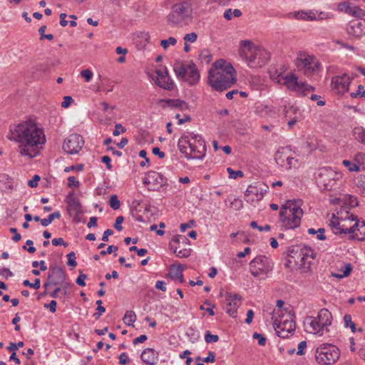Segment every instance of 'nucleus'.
Listing matches in <instances>:
<instances>
[{"label": "nucleus", "mask_w": 365, "mask_h": 365, "mask_svg": "<svg viewBox=\"0 0 365 365\" xmlns=\"http://www.w3.org/2000/svg\"><path fill=\"white\" fill-rule=\"evenodd\" d=\"M205 340L207 343L217 342L219 340L217 335L211 334L210 331H207L205 335Z\"/></svg>", "instance_id": "nucleus-52"}, {"label": "nucleus", "mask_w": 365, "mask_h": 365, "mask_svg": "<svg viewBox=\"0 0 365 365\" xmlns=\"http://www.w3.org/2000/svg\"><path fill=\"white\" fill-rule=\"evenodd\" d=\"M264 192H266V190H264L260 185H250L245 195L247 197H251L252 200H259L262 198Z\"/></svg>", "instance_id": "nucleus-29"}, {"label": "nucleus", "mask_w": 365, "mask_h": 365, "mask_svg": "<svg viewBox=\"0 0 365 365\" xmlns=\"http://www.w3.org/2000/svg\"><path fill=\"white\" fill-rule=\"evenodd\" d=\"M349 35L361 37L365 35V19H356L349 22L346 27Z\"/></svg>", "instance_id": "nucleus-23"}, {"label": "nucleus", "mask_w": 365, "mask_h": 365, "mask_svg": "<svg viewBox=\"0 0 365 365\" xmlns=\"http://www.w3.org/2000/svg\"><path fill=\"white\" fill-rule=\"evenodd\" d=\"M68 211L70 215H78L82 212L81 204L73 192H70L66 197Z\"/></svg>", "instance_id": "nucleus-25"}, {"label": "nucleus", "mask_w": 365, "mask_h": 365, "mask_svg": "<svg viewBox=\"0 0 365 365\" xmlns=\"http://www.w3.org/2000/svg\"><path fill=\"white\" fill-rule=\"evenodd\" d=\"M197 39V34L195 32H191L184 36L183 40L186 43H195Z\"/></svg>", "instance_id": "nucleus-47"}, {"label": "nucleus", "mask_w": 365, "mask_h": 365, "mask_svg": "<svg viewBox=\"0 0 365 365\" xmlns=\"http://www.w3.org/2000/svg\"><path fill=\"white\" fill-rule=\"evenodd\" d=\"M24 346L23 341H19L18 343H10L9 346L7 347V349L9 351L15 352L19 348L22 347Z\"/></svg>", "instance_id": "nucleus-56"}, {"label": "nucleus", "mask_w": 365, "mask_h": 365, "mask_svg": "<svg viewBox=\"0 0 365 365\" xmlns=\"http://www.w3.org/2000/svg\"><path fill=\"white\" fill-rule=\"evenodd\" d=\"M51 272L48 273V280L44 284L46 289L51 285H61L65 281V273L61 267L51 265L50 267Z\"/></svg>", "instance_id": "nucleus-20"}, {"label": "nucleus", "mask_w": 365, "mask_h": 365, "mask_svg": "<svg viewBox=\"0 0 365 365\" xmlns=\"http://www.w3.org/2000/svg\"><path fill=\"white\" fill-rule=\"evenodd\" d=\"M176 43V38L170 36L168 39L161 40L160 46L163 48L164 50H166L169 47V46H175Z\"/></svg>", "instance_id": "nucleus-42"}, {"label": "nucleus", "mask_w": 365, "mask_h": 365, "mask_svg": "<svg viewBox=\"0 0 365 365\" xmlns=\"http://www.w3.org/2000/svg\"><path fill=\"white\" fill-rule=\"evenodd\" d=\"M109 205L110 207H112L115 210H118L120 208V202L116 195H113L110 196L109 200Z\"/></svg>", "instance_id": "nucleus-43"}, {"label": "nucleus", "mask_w": 365, "mask_h": 365, "mask_svg": "<svg viewBox=\"0 0 365 365\" xmlns=\"http://www.w3.org/2000/svg\"><path fill=\"white\" fill-rule=\"evenodd\" d=\"M344 325L346 327H349L352 332L356 331V325L351 320V316L350 314H345L344 317Z\"/></svg>", "instance_id": "nucleus-44"}, {"label": "nucleus", "mask_w": 365, "mask_h": 365, "mask_svg": "<svg viewBox=\"0 0 365 365\" xmlns=\"http://www.w3.org/2000/svg\"><path fill=\"white\" fill-rule=\"evenodd\" d=\"M333 15L330 13H326L324 11H320L317 14V20L316 21H322L331 19Z\"/></svg>", "instance_id": "nucleus-49"}, {"label": "nucleus", "mask_w": 365, "mask_h": 365, "mask_svg": "<svg viewBox=\"0 0 365 365\" xmlns=\"http://www.w3.org/2000/svg\"><path fill=\"white\" fill-rule=\"evenodd\" d=\"M249 265L251 274L260 279H264L273 269V262L264 255L257 256Z\"/></svg>", "instance_id": "nucleus-11"}, {"label": "nucleus", "mask_w": 365, "mask_h": 365, "mask_svg": "<svg viewBox=\"0 0 365 365\" xmlns=\"http://www.w3.org/2000/svg\"><path fill=\"white\" fill-rule=\"evenodd\" d=\"M155 74V83L158 86L168 91L173 89L174 83L169 76L166 67L156 70Z\"/></svg>", "instance_id": "nucleus-21"}, {"label": "nucleus", "mask_w": 365, "mask_h": 365, "mask_svg": "<svg viewBox=\"0 0 365 365\" xmlns=\"http://www.w3.org/2000/svg\"><path fill=\"white\" fill-rule=\"evenodd\" d=\"M317 321L321 327L324 330L327 331V327L331 323V314L327 309H322L317 314V317H314Z\"/></svg>", "instance_id": "nucleus-27"}, {"label": "nucleus", "mask_w": 365, "mask_h": 365, "mask_svg": "<svg viewBox=\"0 0 365 365\" xmlns=\"http://www.w3.org/2000/svg\"><path fill=\"white\" fill-rule=\"evenodd\" d=\"M52 242V245H54V246H60V245H63L65 247H68V244L67 242H66L63 238L61 237H59V238H54L51 241Z\"/></svg>", "instance_id": "nucleus-60"}, {"label": "nucleus", "mask_w": 365, "mask_h": 365, "mask_svg": "<svg viewBox=\"0 0 365 365\" xmlns=\"http://www.w3.org/2000/svg\"><path fill=\"white\" fill-rule=\"evenodd\" d=\"M253 338L255 339H258V344L260 346H264L266 344V338L264 337L262 334H259L257 332H255L253 334Z\"/></svg>", "instance_id": "nucleus-57"}, {"label": "nucleus", "mask_w": 365, "mask_h": 365, "mask_svg": "<svg viewBox=\"0 0 365 365\" xmlns=\"http://www.w3.org/2000/svg\"><path fill=\"white\" fill-rule=\"evenodd\" d=\"M351 238L359 241L365 240V222L362 220H356L354 222V228L351 232Z\"/></svg>", "instance_id": "nucleus-26"}, {"label": "nucleus", "mask_w": 365, "mask_h": 365, "mask_svg": "<svg viewBox=\"0 0 365 365\" xmlns=\"http://www.w3.org/2000/svg\"><path fill=\"white\" fill-rule=\"evenodd\" d=\"M306 145L310 151L316 150L317 148V139L314 138H309L306 142Z\"/></svg>", "instance_id": "nucleus-48"}, {"label": "nucleus", "mask_w": 365, "mask_h": 365, "mask_svg": "<svg viewBox=\"0 0 365 365\" xmlns=\"http://www.w3.org/2000/svg\"><path fill=\"white\" fill-rule=\"evenodd\" d=\"M136 314L133 311H127L123 320L126 325L130 326L136 321Z\"/></svg>", "instance_id": "nucleus-37"}, {"label": "nucleus", "mask_w": 365, "mask_h": 365, "mask_svg": "<svg viewBox=\"0 0 365 365\" xmlns=\"http://www.w3.org/2000/svg\"><path fill=\"white\" fill-rule=\"evenodd\" d=\"M81 76L85 79L86 82H90L93 77V73L89 69H84L81 71Z\"/></svg>", "instance_id": "nucleus-51"}, {"label": "nucleus", "mask_w": 365, "mask_h": 365, "mask_svg": "<svg viewBox=\"0 0 365 365\" xmlns=\"http://www.w3.org/2000/svg\"><path fill=\"white\" fill-rule=\"evenodd\" d=\"M7 138L18 144L17 151L21 156L29 159L39 155L46 142L43 129L31 120L10 125Z\"/></svg>", "instance_id": "nucleus-1"}, {"label": "nucleus", "mask_w": 365, "mask_h": 365, "mask_svg": "<svg viewBox=\"0 0 365 365\" xmlns=\"http://www.w3.org/2000/svg\"><path fill=\"white\" fill-rule=\"evenodd\" d=\"M124 220V218L123 216H118L116 220H115V222L114 224V227L118 230V231H121L123 230V227L121 226V224L123 223Z\"/></svg>", "instance_id": "nucleus-64"}, {"label": "nucleus", "mask_w": 365, "mask_h": 365, "mask_svg": "<svg viewBox=\"0 0 365 365\" xmlns=\"http://www.w3.org/2000/svg\"><path fill=\"white\" fill-rule=\"evenodd\" d=\"M297 110V108L293 106H289L288 108L285 107V116L291 118V120L288 122V126L289 128H291L298 120V118L297 116L292 118V114L296 113Z\"/></svg>", "instance_id": "nucleus-33"}, {"label": "nucleus", "mask_w": 365, "mask_h": 365, "mask_svg": "<svg viewBox=\"0 0 365 365\" xmlns=\"http://www.w3.org/2000/svg\"><path fill=\"white\" fill-rule=\"evenodd\" d=\"M187 240V238L184 236L178 235L175 236L172 240L170 241L169 244V247L170 250L173 252V253L178 257L182 258V257H187L190 255V251L186 249L180 250L178 251V245L179 243L182 241L185 242Z\"/></svg>", "instance_id": "nucleus-24"}, {"label": "nucleus", "mask_w": 365, "mask_h": 365, "mask_svg": "<svg viewBox=\"0 0 365 365\" xmlns=\"http://www.w3.org/2000/svg\"><path fill=\"white\" fill-rule=\"evenodd\" d=\"M178 147L187 160L202 159L206 153L205 143L197 134L184 135L178 140Z\"/></svg>", "instance_id": "nucleus-4"}, {"label": "nucleus", "mask_w": 365, "mask_h": 365, "mask_svg": "<svg viewBox=\"0 0 365 365\" xmlns=\"http://www.w3.org/2000/svg\"><path fill=\"white\" fill-rule=\"evenodd\" d=\"M340 175L332 169L324 168L319 169L316 176V180L319 187L329 190L335 185Z\"/></svg>", "instance_id": "nucleus-15"}, {"label": "nucleus", "mask_w": 365, "mask_h": 365, "mask_svg": "<svg viewBox=\"0 0 365 365\" xmlns=\"http://www.w3.org/2000/svg\"><path fill=\"white\" fill-rule=\"evenodd\" d=\"M226 312L232 317H235L237 308L241 304V297L236 294L227 292L225 295Z\"/></svg>", "instance_id": "nucleus-22"}, {"label": "nucleus", "mask_w": 365, "mask_h": 365, "mask_svg": "<svg viewBox=\"0 0 365 365\" xmlns=\"http://www.w3.org/2000/svg\"><path fill=\"white\" fill-rule=\"evenodd\" d=\"M338 8L340 11H343L346 14H349V10L351 9V6L349 3L341 2L339 4Z\"/></svg>", "instance_id": "nucleus-59"}, {"label": "nucleus", "mask_w": 365, "mask_h": 365, "mask_svg": "<svg viewBox=\"0 0 365 365\" xmlns=\"http://www.w3.org/2000/svg\"><path fill=\"white\" fill-rule=\"evenodd\" d=\"M227 171L229 174V178L232 179H237V178H242L244 176V173L241 170H234L231 168H227Z\"/></svg>", "instance_id": "nucleus-45"}, {"label": "nucleus", "mask_w": 365, "mask_h": 365, "mask_svg": "<svg viewBox=\"0 0 365 365\" xmlns=\"http://www.w3.org/2000/svg\"><path fill=\"white\" fill-rule=\"evenodd\" d=\"M174 71L178 78L190 86L195 85L199 81L200 73L192 61L176 62L174 65Z\"/></svg>", "instance_id": "nucleus-7"}, {"label": "nucleus", "mask_w": 365, "mask_h": 365, "mask_svg": "<svg viewBox=\"0 0 365 365\" xmlns=\"http://www.w3.org/2000/svg\"><path fill=\"white\" fill-rule=\"evenodd\" d=\"M278 79V83L284 85L289 90L299 96H305L314 90L313 86L299 81L297 76L293 73H287L285 76H279Z\"/></svg>", "instance_id": "nucleus-9"}, {"label": "nucleus", "mask_w": 365, "mask_h": 365, "mask_svg": "<svg viewBox=\"0 0 365 365\" xmlns=\"http://www.w3.org/2000/svg\"><path fill=\"white\" fill-rule=\"evenodd\" d=\"M166 103L169 107L171 108H179L181 110H185L187 108V103L180 99H168Z\"/></svg>", "instance_id": "nucleus-34"}, {"label": "nucleus", "mask_w": 365, "mask_h": 365, "mask_svg": "<svg viewBox=\"0 0 365 365\" xmlns=\"http://www.w3.org/2000/svg\"><path fill=\"white\" fill-rule=\"evenodd\" d=\"M68 257V265L75 267L77 265L76 261V255L73 252H71L67 255Z\"/></svg>", "instance_id": "nucleus-54"}, {"label": "nucleus", "mask_w": 365, "mask_h": 365, "mask_svg": "<svg viewBox=\"0 0 365 365\" xmlns=\"http://www.w3.org/2000/svg\"><path fill=\"white\" fill-rule=\"evenodd\" d=\"M61 217V213L59 211L54 212L50 214L47 218L42 219L41 224L43 227H46L50 225L55 219H59Z\"/></svg>", "instance_id": "nucleus-36"}, {"label": "nucleus", "mask_w": 365, "mask_h": 365, "mask_svg": "<svg viewBox=\"0 0 365 365\" xmlns=\"http://www.w3.org/2000/svg\"><path fill=\"white\" fill-rule=\"evenodd\" d=\"M272 319L277 335L282 338L288 337L295 330V322L291 312H284L280 317H272Z\"/></svg>", "instance_id": "nucleus-12"}, {"label": "nucleus", "mask_w": 365, "mask_h": 365, "mask_svg": "<svg viewBox=\"0 0 365 365\" xmlns=\"http://www.w3.org/2000/svg\"><path fill=\"white\" fill-rule=\"evenodd\" d=\"M351 78L350 76L344 73L341 76H335L331 78V86L333 91L336 93L344 94L349 91Z\"/></svg>", "instance_id": "nucleus-19"}, {"label": "nucleus", "mask_w": 365, "mask_h": 365, "mask_svg": "<svg viewBox=\"0 0 365 365\" xmlns=\"http://www.w3.org/2000/svg\"><path fill=\"white\" fill-rule=\"evenodd\" d=\"M297 69L307 76L311 77L319 73L320 63L319 61L305 51H300L295 60Z\"/></svg>", "instance_id": "nucleus-8"}, {"label": "nucleus", "mask_w": 365, "mask_h": 365, "mask_svg": "<svg viewBox=\"0 0 365 365\" xmlns=\"http://www.w3.org/2000/svg\"><path fill=\"white\" fill-rule=\"evenodd\" d=\"M317 11L309 10V11H294L292 14L293 16L298 20L303 21H316L317 20Z\"/></svg>", "instance_id": "nucleus-30"}, {"label": "nucleus", "mask_w": 365, "mask_h": 365, "mask_svg": "<svg viewBox=\"0 0 365 365\" xmlns=\"http://www.w3.org/2000/svg\"><path fill=\"white\" fill-rule=\"evenodd\" d=\"M142 361L148 365H155L158 361V353L153 349L147 348L140 355Z\"/></svg>", "instance_id": "nucleus-28"}, {"label": "nucleus", "mask_w": 365, "mask_h": 365, "mask_svg": "<svg viewBox=\"0 0 365 365\" xmlns=\"http://www.w3.org/2000/svg\"><path fill=\"white\" fill-rule=\"evenodd\" d=\"M303 210L300 201L287 200L279 212V222L285 229H294L301 224Z\"/></svg>", "instance_id": "nucleus-6"}, {"label": "nucleus", "mask_w": 365, "mask_h": 365, "mask_svg": "<svg viewBox=\"0 0 365 365\" xmlns=\"http://www.w3.org/2000/svg\"><path fill=\"white\" fill-rule=\"evenodd\" d=\"M23 284L26 287H29L31 288H34L35 289H38L41 286V281L38 278L35 279L33 283L30 282L29 280L25 279L23 282Z\"/></svg>", "instance_id": "nucleus-46"}, {"label": "nucleus", "mask_w": 365, "mask_h": 365, "mask_svg": "<svg viewBox=\"0 0 365 365\" xmlns=\"http://www.w3.org/2000/svg\"><path fill=\"white\" fill-rule=\"evenodd\" d=\"M84 140L78 134H71L64 140L63 149L68 154L78 153L83 148Z\"/></svg>", "instance_id": "nucleus-17"}, {"label": "nucleus", "mask_w": 365, "mask_h": 365, "mask_svg": "<svg viewBox=\"0 0 365 365\" xmlns=\"http://www.w3.org/2000/svg\"><path fill=\"white\" fill-rule=\"evenodd\" d=\"M143 182L148 186L149 190H155L167 185V178L156 171H149L143 180Z\"/></svg>", "instance_id": "nucleus-18"}, {"label": "nucleus", "mask_w": 365, "mask_h": 365, "mask_svg": "<svg viewBox=\"0 0 365 365\" xmlns=\"http://www.w3.org/2000/svg\"><path fill=\"white\" fill-rule=\"evenodd\" d=\"M342 163L350 172H358L360 170V166L358 164L349 160H344Z\"/></svg>", "instance_id": "nucleus-41"}, {"label": "nucleus", "mask_w": 365, "mask_h": 365, "mask_svg": "<svg viewBox=\"0 0 365 365\" xmlns=\"http://www.w3.org/2000/svg\"><path fill=\"white\" fill-rule=\"evenodd\" d=\"M118 247L114 245H109L106 250H101L100 255L104 256L112 252H115L118 250Z\"/></svg>", "instance_id": "nucleus-58"}, {"label": "nucleus", "mask_w": 365, "mask_h": 365, "mask_svg": "<svg viewBox=\"0 0 365 365\" xmlns=\"http://www.w3.org/2000/svg\"><path fill=\"white\" fill-rule=\"evenodd\" d=\"M307 331L309 333L319 334V335H323L324 334V329L314 317H310L307 319Z\"/></svg>", "instance_id": "nucleus-31"}, {"label": "nucleus", "mask_w": 365, "mask_h": 365, "mask_svg": "<svg viewBox=\"0 0 365 365\" xmlns=\"http://www.w3.org/2000/svg\"><path fill=\"white\" fill-rule=\"evenodd\" d=\"M356 220H359L356 216L346 212L345 217H338L336 220L331 221V225L335 234H351Z\"/></svg>", "instance_id": "nucleus-14"}, {"label": "nucleus", "mask_w": 365, "mask_h": 365, "mask_svg": "<svg viewBox=\"0 0 365 365\" xmlns=\"http://www.w3.org/2000/svg\"><path fill=\"white\" fill-rule=\"evenodd\" d=\"M277 165L284 167L286 169H291L297 163V160L291 155V149L289 147L281 148L277 150L274 157Z\"/></svg>", "instance_id": "nucleus-16"}, {"label": "nucleus", "mask_w": 365, "mask_h": 365, "mask_svg": "<svg viewBox=\"0 0 365 365\" xmlns=\"http://www.w3.org/2000/svg\"><path fill=\"white\" fill-rule=\"evenodd\" d=\"M349 14L356 17L357 19H362L361 17L365 15V12L359 7L354 6H351L349 10Z\"/></svg>", "instance_id": "nucleus-40"}, {"label": "nucleus", "mask_w": 365, "mask_h": 365, "mask_svg": "<svg viewBox=\"0 0 365 365\" xmlns=\"http://www.w3.org/2000/svg\"><path fill=\"white\" fill-rule=\"evenodd\" d=\"M239 55L250 68H261L270 59L269 52L250 40L240 42Z\"/></svg>", "instance_id": "nucleus-3"}, {"label": "nucleus", "mask_w": 365, "mask_h": 365, "mask_svg": "<svg viewBox=\"0 0 365 365\" xmlns=\"http://www.w3.org/2000/svg\"><path fill=\"white\" fill-rule=\"evenodd\" d=\"M87 278V275L85 274H80L78 278L76 280L77 284L81 287L86 286L85 279Z\"/></svg>", "instance_id": "nucleus-63"}, {"label": "nucleus", "mask_w": 365, "mask_h": 365, "mask_svg": "<svg viewBox=\"0 0 365 365\" xmlns=\"http://www.w3.org/2000/svg\"><path fill=\"white\" fill-rule=\"evenodd\" d=\"M46 29V26H42L39 28L38 29V32L39 34H41V39H43V38H46L49 41H51L53 39V36L52 34H47V35H45L44 34V32Z\"/></svg>", "instance_id": "nucleus-53"}, {"label": "nucleus", "mask_w": 365, "mask_h": 365, "mask_svg": "<svg viewBox=\"0 0 365 365\" xmlns=\"http://www.w3.org/2000/svg\"><path fill=\"white\" fill-rule=\"evenodd\" d=\"M68 187H78L80 185L79 182L73 176H70L68 178Z\"/></svg>", "instance_id": "nucleus-62"}, {"label": "nucleus", "mask_w": 365, "mask_h": 365, "mask_svg": "<svg viewBox=\"0 0 365 365\" xmlns=\"http://www.w3.org/2000/svg\"><path fill=\"white\" fill-rule=\"evenodd\" d=\"M284 304V302L282 299H279L277 301V308L274 309L272 317H280L282 315H284V312H288L287 311L284 310L282 309Z\"/></svg>", "instance_id": "nucleus-38"}, {"label": "nucleus", "mask_w": 365, "mask_h": 365, "mask_svg": "<svg viewBox=\"0 0 365 365\" xmlns=\"http://www.w3.org/2000/svg\"><path fill=\"white\" fill-rule=\"evenodd\" d=\"M306 347H307L306 341H302L301 342H299L298 344V347H297V354L299 355V356L303 355L304 354V350L305 349Z\"/></svg>", "instance_id": "nucleus-61"}, {"label": "nucleus", "mask_w": 365, "mask_h": 365, "mask_svg": "<svg viewBox=\"0 0 365 365\" xmlns=\"http://www.w3.org/2000/svg\"><path fill=\"white\" fill-rule=\"evenodd\" d=\"M126 131V129L120 124L118 123L115 126V130L113 132V135L114 136H118L121 133H123Z\"/></svg>", "instance_id": "nucleus-55"}, {"label": "nucleus", "mask_w": 365, "mask_h": 365, "mask_svg": "<svg viewBox=\"0 0 365 365\" xmlns=\"http://www.w3.org/2000/svg\"><path fill=\"white\" fill-rule=\"evenodd\" d=\"M183 266L182 264H173L170 268L169 275L171 278L178 279L180 283L184 282L182 275Z\"/></svg>", "instance_id": "nucleus-32"}, {"label": "nucleus", "mask_w": 365, "mask_h": 365, "mask_svg": "<svg viewBox=\"0 0 365 365\" xmlns=\"http://www.w3.org/2000/svg\"><path fill=\"white\" fill-rule=\"evenodd\" d=\"M309 251L302 249H292L289 251L287 262L289 264L294 263L297 269L302 272H307L310 269L312 261L314 259L312 253L309 254Z\"/></svg>", "instance_id": "nucleus-13"}, {"label": "nucleus", "mask_w": 365, "mask_h": 365, "mask_svg": "<svg viewBox=\"0 0 365 365\" xmlns=\"http://www.w3.org/2000/svg\"><path fill=\"white\" fill-rule=\"evenodd\" d=\"M354 134L355 138L361 142V143L365 144V130L362 128H355L354 130Z\"/></svg>", "instance_id": "nucleus-39"}, {"label": "nucleus", "mask_w": 365, "mask_h": 365, "mask_svg": "<svg viewBox=\"0 0 365 365\" xmlns=\"http://www.w3.org/2000/svg\"><path fill=\"white\" fill-rule=\"evenodd\" d=\"M350 96L351 98H356L357 96H360L361 98H365V90H364L363 86L359 85L357 91L351 93Z\"/></svg>", "instance_id": "nucleus-50"}, {"label": "nucleus", "mask_w": 365, "mask_h": 365, "mask_svg": "<svg viewBox=\"0 0 365 365\" xmlns=\"http://www.w3.org/2000/svg\"><path fill=\"white\" fill-rule=\"evenodd\" d=\"M340 356L339 349L331 344H322L316 349L315 359L320 365H332Z\"/></svg>", "instance_id": "nucleus-10"}, {"label": "nucleus", "mask_w": 365, "mask_h": 365, "mask_svg": "<svg viewBox=\"0 0 365 365\" xmlns=\"http://www.w3.org/2000/svg\"><path fill=\"white\" fill-rule=\"evenodd\" d=\"M352 270V266L351 264H346L344 267H342L339 272L340 273L332 274V275L336 278H343L344 277H347L349 275L350 272Z\"/></svg>", "instance_id": "nucleus-35"}, {"label": "nucleus", "mask_w": 365, "mask_h": 365, "mask_svg": "<svg viewBox=\"0 0 365 365\" xmlns=\"http://www.w3.org/2000/svg\"><path fill=\"white\" fill-rule=\"evenodd\" d=\"M236 81L234 67L224 59L214 62L208 71L207 83L216 91L227 90L235 84Z\"/></svg>", "instance_id": "nucleus-2"}, {"label": "nucleus", "mask_w": 365, "mask_h": 365, "mask_svg": "<svg viewBox=\"0 0 365 365\" xmlns=\"http://www.w3.org/2000/svg\"><path fill=\"white\" fill-rule=\"evenodd\" d=\"M192 19L190 0H173L170 11L166 16L168 24L172 26L181 27L183 24H188Z\"/></svg>", "instance_id": "nucleus-5"}]
</instances>
